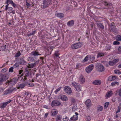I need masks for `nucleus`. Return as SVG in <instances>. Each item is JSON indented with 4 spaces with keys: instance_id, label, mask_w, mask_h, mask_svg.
<instances>
[{
    "instance_id": "1",
    "label": "nucleus",
    "mask_w": 121,
    "mask_h": 121,
    "mask_svg": "<svg viewBox=\"0 0 121 121\" xmlns=\"http://www.w3.org/2000/svg\"><path fill=\"white\" fill-rule=\"evenodd\" d=\"M72 85L73 86L76 90L78 92L82 91V87L78 83L75 82H72Z\"/></svg>"
},
{
    "instance_id": "2",
    "label": "nucleus",
    "mask_w": 121,
    "mask_h": 121,
    "mask_svg": "<svg viewBox=\"0 0 121 121\" xmlns=\"http://www.w3.org/2000/svg\"><path fill=\"white\" fill-rule=\"evenodd\" d=\"M53 2V0H44L43 1V8H45Z\"/></svg>"
},
{
    "instance_id": "3",
    "label": "nucleus",
    "mask_w": 121,
    "mask_h": 121,
    "mask_svg": "<svg viewBox=\"0 0 121 121\" xmlns=\"http://www.w3.org/2000/svg\"><path fill=\"white\" fill-rule=\"evenodd\" d=\"M29 75V72L28 71H26L20 77L18 78L19 79L22 78L21 79L22 80H25L27 79V77H28Z\"/></svg>"
},
{
    "instance_id": "4",
    "label": "nucleus",
    "mask_w": 121,
    "mask_h": 121,
    "mask_svg": "<svg viewBox=\"0 0 121 121\" xmlns=\"http://www.w3.org/2000/svg\"><path fill=\"white\" fill-rule=\"evenodd\" d=\"M8 77L5 75H1L0 77V85L8 79Z\"/></svg>"
},
{
    "instance_id": "5",
    "label": "nucleus",
    "mask_w": 121,
    "mask_h": 121,
    "mask_svg": "<svg viewBox=\"0 0 121 121\" xmlns=\"http://www.w3.org/2000/svg\"><path fill=\"white\" fill-rule=\"evenodd\" d=\"M96 68L100 72L103 71L105 69L104 66L100 64H98L96 65Z\"/></svg>"
},
{
    "instance_id": "6",
    "label": "nucleus",
    "mask_w": 121,
    "mask_h": 121,
    "mask_svg": "<svg viewBox=\"0 0 121 121\" xmlns=\"http://www.w3.org/2000/svg\"><path fill=\"white\" fill-rule=\"evenodd\" d=\"M16 90L17 89L16 88H12L5 91L4 92V93L5 95H7L13 91H16Z\"/></svg>"
},
{
    "instance_id": "7",
    "label": "nucleus",
    "mask_w": 121,
    "mask_h": 121,
    "mask_svg": "<svg viewBox=\"0 0 121 121\" xmlns=\"http://www.w3.org/2000/svg\"><path fill=\"white\" fill-rule=\"evenodd\" d=\"M93 68V65L92 64L90 65L86 68V72L88 73H89L92 71Z\"/></svg>"
},
{
    "instance_id": "8",
    "label": "nucleus",
    "mask_w": 121,
    "mask_h": 121,
    "mask_svg": "<svg viewBox=\"0 0 121 121\" xmlns=\"http://www.w3.org/2000/svg\"><path fill=\"white\" fill-rule=\"evenodd\" d=\"M64 91L65 92L68 94H70L72 92V91L71 88L69 86H65L64 88Z\"/></svg>"
},
{
    "instance_id": "9",
    "label": "nucleus",
    "mask_w": 121,
    "mask_h": 121,
    "mask_svg": "<svg viewBox=\"0 0 121 121\" xmlns=\"http://www.w3.org/2000/svg\"><path fill=\"white\" fill-rule=\"evenodd\" d=\"M17 80L18 79L17 78H14L10 80V81L8 80V82H7V83L9 84H11L12 85H14L16 84Z\"/></svg>"
},
{
    "instance_id": "10",
    "label": "nucleus",
    "mask_w": 121,
    "mask_h": 121,
    "mask_svg": "<svg viewBox=\"0 0 121 121\" xmlns=\"http://www.w3.org/2000/svg\"><path fill=\"white\" fill-rule=\"evenodd\" d=\"M78 115V114L77 112H75V115H73L72 117L70 118L69 120V121H75L77 120Z\"/></svg>"
},
{
    "instance_id": "11",
    "label": "nucleus",
    "mask_w": 121,
    "mask_h": 121,
    "mask_svg": "<svg viewBox=\"0 0 121 121\" xmlns=\"http://www.w3.org/2000/svg\"><path fill=\"white\" fill-rule=\"evenodd\" d=\"M119 61V59H115L112 61H110L109 63V65L111 66H113L115 65L116 63H117Z\"/></svg>"
},
{
    "instance_id": "12",
    "label": "nucleus",
    "mask_w": 121,
    "mask_h": 121,
    "mask_svg": "<svg viewBox=\"0 0 121 121\" xmlns=\"http://www.w3.org/2000/svg\"><path fill=\"white\" fill-rule=\"evenodd\" d=\"M60 103L59 101L56 100H53L51 103V106L53 107L56 106H58L60 105Z\"/></svg>"
},
{
    "instance_id": "13",
    "label": "nucleus",
    "mask_w": 121,
    "mask_h": 121,
    "mask_svg": "<svg viewBox=\"0 0 121 121\" xmlns=\"http://www.w3.org/2000/svg\"><path fill=\"white\" fill-rule=\"evenodd\" d=\"M58 111L56 109H53L51 110V115L52 116L56 115Z\"/></svg>"
},
{
    "instance_id": "14",
    "label": "nucleus",
    "mask_w": 121,
    "mask_h": 121,
    "mask_svg": "<svg viewBox=\"0 0 121 121\" xmlns=\"http://www.w3.org/2000/svg\"><path fill=\"white\" fill-rule=\"evenodd\" d=\"M11 101V100H9L7 101L4 102L2 104V105L1 106V108L5 107L7 105L10 103Z\"/></svg>"
},
{
    "instance_id": "15",
    "label": "nucleus",
    "mask_w": 121,
    "mask_h": 121,
    "mask_svg": "<svg viewBox=\"0 0 121 121\" xmlns=\"http://www.w3.org/2000/svg\"><path fill=\"white\" fill-rule=\"evenodd\" d=\"M92 83L94 85H100L101 83V82L99 80H96L94 81Z\"/></svg>"
},
{
    "instance_id": "16",
    "label": "nucleus",
    "mask_w": 121,
    "mask_h": 121,
    "mask_svg": "<svg viewBox=\"0 0 121 121\" xmlns=\"http://www.w3.org/2000/svg\"><path fill=\"white\" fill-rule=\"evenodd\" d=\"M116 78V77L115 76L112 75L109 76L108 78V80L110 81H111L115 80Z\"/></svg>"
},
{
    "instance_id": "17",
    "label": "nucleus",
    "mask_w": 121,
    "mask_h": 121,
    "mask_svg": "<svg viewBox=\"0 0 121 121\" xmlns=\"http://www.w3.org/2000/svg\"><path fill=\"white\" fill-rule=\"evenodd\" d=\"M60 98L61 100L63 101H66L68 100V97L64 95H62L61 96Z\"/></svg>"
},
{
    "instance_id": "18",
    "label": "nucleus",
    "mask_w": 121,
    "mask_h": 121,
    "mask_svg": "<svg viewBox=\"0 0 121 121\" xmlns=\"http://www.w3.org/2000/svg\"><path fill=\"white\" fill-rule=\"evenodd\" d=\"M91 100L89 99H88L86 101L85 104L86 106L89 107L91 105Z\"/></svg>"
},
{
    "instance_id": "19",
    "label": "nucleus",
    "mask_w": 121,
    "mask_h": 121,
    "mask_svg": "<svg viewBox=\"0 0 121 121\" xmlns=\"http://www.w3.org/2000/svg\"><path fill=\"white\" fill-rule=\"evenodd\" d=\"M79 81L81 84L84 83L85 81V78L83 76H80L79 78Z\"/></svg>"
},
{
    "instance_id": "20",
    "label": "nucleus",
    "mask_w": 121,
    "mask_h": 121,
    "mask_svg": "<svg viewBox=\"0 0 121 121\" xmlns=\"http://www.w3.org/2000/svg\"><path fill=\"white\" fill-rule=\"evenodd\" d=\"M112 93L111 91L108 92L106 94L105 96L106 98L107 99L109 98L112 95Z\"/></svg>"
},
{
    "instance_id": "21",
    "label": "nucleus",
    "mask_w": 121,
    "mask_h": 121,
    "mask_svg": "<svg viewBox=\"0 0 121 121\" xmlns=\"http://www.w3.org/2000/svg\"><path fill=\"white\" fill-rule=\"evenodd\" d=\"M62 119V116L60 115H58L56 118V121H61Z\"/></svg>"
},
{
    "instance_id": "22",
    "label": "nucleus",
    "mask_w": 121,
    "mask_h": 121,
    "mask_svg": "<svg viewBox=\"0 0 121 121\" xmlns=\"http://www.w3.org/2000/svg\"><path fill=\"white\" fill-rule=\"evenodd\" d=\"M56 15L57 17L60 18H63L64 16L63 14L60 13H56Z\"/></svg>"
},
{
    "instance_id": "23",
    "label": "nucleus",
    "mask_w": 121,
    "mask_h": 121,
    "mask_svg": "<svg viewBox=\"0 0 121 121\" xmlns=\"http://www.w3.org/2000/svg\"><path fill=\"white\" fill-rule=\"evenodd\" d=\"M30 54L35 56L40 55L39 54L38 52L36 51H33Z\"/></svg>"
},
{
    "instance_id": "24",
    "label": "nucleus",
    "mask_w": 121,
    "mask_h": 121,
    "mask_svg": "<svg viewBox=\"0 0 121 121\" xmlns=\"http://www.w3.org/2000/svg\"><path fill=\"white\" fill-rule=\"evenodd\" d=\"M74 22L73 20H72L69 22L67 24V25L68 26H73L74 24Z\"/></svg>"
},
{
    "instance_id": "25",
    "label": "nucleus",
    "mask_w": 121,
    "mask_h": 121,
    "mask_svg": "<svg viewBox=\"0 0 121 121\" xmlns=\"http://www.w3.org/2000/svg\"><path fill=\"white\" fill-rule=\"evenodd\" d=\"M104 54L105 53L104 52H99L98 53L97 55V57L98 58L99 57L103 56L104 55Z\"/></svg>"
},
{
    "instance_id": "26",
    "label": "nucleus",
    "mask_w": 121,
    "mask_h": 121,
    "mask_svg": "<svg viewBox=\"0 0 121 121\" xmlns=\"http://www.w3.org/2000/svg\"><path fill=\"white\" fill-rule=\"evenodd\" d=\"M25 86V85L23 84H21L18 85V86H17V88H16L17 89H19L20 88H22L24 87Z\"/></svg>"
},
{
    "instance_id": "27",
    "label": "nucleus",
    "mask_w": 121,
    "mask_h": 121,
    "mask_svg": "<svg viewBox=\"0 0 121 121\" xmlns=\"http://www.w3.org/2000/svg\"><path fill=\"white\" fill-rule=\"evenodd\" d=\"M90 55H87L85 58L84 60H83V62H85L88 60H90Z\"/></svg>"
},
{
    "instance_id": "28",
    "label": "nucleus",
    "mask_w": 121,
    "mask_h": 121,
    "mask_svg": "<svg viewBox=\"0 0 121 121\" xmlns=\"http://www.w3.org/2000/svg\"><path fill=\"white\" fill-rule=\"evenodd\" d=\"M116 39L117 41H121V36L120 35H118L115 38Z\"/></svg>"
},
{
    "instance_id": "29",
    "label": "nucleus",
    "mask_w": 121,
    "mask_h": 121,
    "mask_svg": "<svg viewBox=\"0 0 121 121\" xmlns=\"http://www.w3.org/2000/svg\"><path fill=\"white\" fill-rule=\"evenodd\" d=\"M119 82H112L111 83V85L112 86H114L116 85H119Z\"/></svg>"
},
{
    "instance_id": "30",
    "label": "nucleus",
    "mask_w": 121,
    "mask_h": 121,
    "mask_svg": "<svg viewBox=\"0 0 121 121\" xmlns=\"http://www.w3.org/2000/svg\"><path fill=\"white\" fill-rule=\"evenodd\" d=\"M76 45L77 48H78L81 47L82 45V44L80 43H75Z\"/></svg>"
},
{
    "instance_id": "31",
    "label": "nucleus",
    "mask_w": 121,
    "mask_h": 121,
    "mask_svg": "<svg viewBox=\"0 0 121 121\" xmlns=\"http://www.w3.org/2000/svg\"><path fill=\"white\" fill-rule=\"evenodd\" d=\"M20 62L19 64H25L26 63V62L22 59L20 60Z\"/></svg>"
},
{
    "instance_id": "32",
    "label": "nucleus",
    "mask_w": 121,
    "mask_h": 121,
    "mask_svg": "<svg viewBox=\"0 0 121 121\" xmlns=\"http://www.w3.org/2000/svg\"><path fill=\"white\" fill-rule=\"evenodd\" d=\"M71 48L73 49H77L75 43L72 44L71 45Z\"/></svg>"
},
{
    "instance_id": "33",
    "label": "nucleus",
    "mask_w": 121,
    "mask_h": 121,
    "mask_svg": "<svg viewBox=\"0 0 121 121\" xmlns=\"http://www.w3.org/2000/svg\"><path fill=\"white\" fill-rule=\"evenodd\" d=\"M91 119V118L89 116H86L85 117V120L86 121H90Z\"/></svg>"
},
{
    "instance_id": "34",
    "label": "nucleus",
    "mask_w": 121,
    "mask_h": 121,
    "mask_svg": "<svg viewBox=\"0 0 121 121\" xmlns=\"http://www.w3.org/2000/svg\"><path fill=\"white\" fill-rule=\"evenodd\" d=\"M103 109V107L101 106H99L97 108V110L99 111H101Z\"/></svg>"
},
{
    "instance_id": "35",
    "label": "nucleus",
    "mask_w": 121,
    "mask_h": 121,
    "mask_svg": "<svg viewBox=\"0 0 121 121\" xmlns=\"http://www.w3.org/2000/svg\"><path fill=\"white\" fill-rule=\"evenodd\" d=\"M114 72L115 73L118 74H121V72L119 70H114Z\"/></svg>"
},
{
    "instance_id": "36",
    "label": "nucleus",
    "mask_w": 121,
    "mask_h": 121,
    "mask_svg": "<svg viewBox=\"0 0 121 121\" xmlns=\"http://www.w3.org/2000/svg\"><path fill=\"white\" fill-rule=\"evenodd\" d=\"M118 41H117V40L114 41L113 42V44L115 45L119 44L120 43Z\"/></svg>"
},
{
    "instance_id": "37",
    "label": "nucleus",
    "mask_w": 121,
    "mask_h": 121,
    "mask_svg": "<svg viewBox=\"0 0 121 121\" xmlns=\"http://www.w3.org/2000/svg\"><path fill=\"white\" fill-rule=\"evenodd\" d=\"M109 104V103L108 102H107L105 103L104 105V108L105 109L106 108L108 107Z\"/></svg>"
},
{
    "instance_id": "38",
    "label": "nucleus",
    "mask_w": 121,
    "mask_h": 121,
    "mask_svg": "<svg viewBox=\"0 0 121 121\" xmlns=\"http://www.w3.org/2000/svg\"><path fill=\"white\" fill-rule=\"evenodd\" d=\"M82 66V65L80 63H77V64L76 68L77 69H78L80 68Z\"/></svg>"
},
{
    "instance_id": "39",
    "label": "nucleus",
    "mask_w": 121,
    "mask_h": 121,
    "mask_svg": "<svg viewBox=\"0 0 121 121\" xmlns=\"http://www.w3.org/2000/svg\"><path fill=\"white\" fill-rule=\"evenodd\" d=\"M34 65L33 64H28V67L29 68H32L33 67Z\"/></svg>"
},
{
    "instance_id": "40",
    "label": "nucleus",
    "mask_w": 121,
    "mask_h": 121,
    "mask_svg": "<svg viewBox=\"0 0 121 121\" xmlns=\"http://www.w3.org/2000/svg\"><path fill=\"white\" fill-rule=\"evenodd\" d=\"M61 88V87H59L56 89L54 92L56 94H57V93L60 90Z\"/></svg>"
},
{
    "instance_id": "41",
    "label": "nucleus",
    "mask_w": 121,
    "mask_h": 121,
    "mask_svg": "<svg viewBox=\"0 0 121 121\" xmlns=\"http://www.w3.org/2000/svg\"><path fill=\"white\" fill-rule=\"evenodd\" d=\"M95 59V57L93 56H91L90 58V60L92 61Z\"/></svg>"
},
{
    "instance_id": "42",
    "label": "nucleus",
    "mask_w": 121,
    "mask_h": 121,
    "mask_svg": "<svg viewBox=\"0 0 121 121\" xmlns=\"http://www.w3.org/2000/svg\"><path fill=\"white\" fill-rule=\"evenodd\" d=\"M28 60L30 62H31L34 60L33 58L31 57H29L28 58Z\"/></svg>"
},
{
    "instance_id": "43",
    "label": "nucleus",
    "mask_w": 121,
    "mask_h": 121,
    "mask_svg": "<svg viewBox=\"0 0 121 121\" xmlns=\"http://www.w3.org/2000/svg\"><path fill=\"white\" fill-rule=\"evenodd\" d=\"M98 26L103 29L104 28V26L101 23H99L98 24Z\"/></svg>"
},
{
    "instance_id": "44",
    "label": "nucleus",
    "mask_w": 121,
    "mask_h": 121,
    "mask_svg": "<svg viewBox=\"0 0 121 121\" xmlns=\"http://www.w3.org/2000/svg\"><path fill=\"white\" fill-rule=\"evenodd\" d=\"M26 0V5L27 7V8H29V7H30L31 6V4H29V3H28L27 2V0Z\"/></svg>"
},
{
    "instance_id": "45",
    "label": "nucleus",
    "mask_w": 121,
    "mask_h": 121,
    "mask_svg": "<svg viewBox=\"0 0 121 121\" xmlns=\"http://www.w3.org/2000/svg\"><path fill=\"white\" fill-rule=\"evenodd\" d=\"M118 53H120L121 52V46H120L118 48Z\"/></svg>"
},
{
    "instance_id": "46",
    "label": "nucleus",
    "mask_w": 121,
    "mask_h": 121,
    "mask_svg": "<svg viewBox=\"0 0 121 121\" xmlns=\"http://www.w3.org/2000/svg\"><path fill=\"white\" fill-rule=\"evenodd\" d=\"M106 49L107 50H109L111 48V46L109 45H107L106 46Z\"/></svg>"
},
{
    "instance_id": "47",
    "label": "nucleus",
    "mask_w": 121,
    "mask_h": 121,
    "mask_svg": "<svg viewBox=\"0 0 121 121\" xmlns=\"http://www.w3.org/2000/svg\"><path fill=\"white\" fill-rule=\"evenodd\" d=\"M43 107L44 108H45L47 109H50V108H49L48 106L47 105H44L43 106Z\"/></svg>"
},
{
    "instance_id": "48",
    "label": "nucleus",
    "mask_w": 121,
    "mask_h": 121,
    "mask_svg": "<svg viewBox=\"0 0 121 121\" xmlns=\"http://www.w3.org/2000/svg\"><path fill=\"white\" fill-rule=\"evenodd\" d=\"M55 55L56 56L58 57L59 55V53L58 51H56L55 53Z\"/></svg>"
},
{
    "instance_id": "49",
    "label": "nucleus",
    "mask_w": 121,
    "mask_h": 121,
    "mask_svg": "<svg viewBox=\"0 0 121 121\" xmlns=\"http://www.w3.org/2000/svg\"><path fill=\"white\" fill-rule=\"evenodd\" d=\"M117 92L118 93L120 96L121 97V90H118L117 91Z\"/></svg>"
},
{
    "instance_id": "50",
    "label": "nucleus",
    "mask_w": 121,
    "mask_h": 121,
    "mask_svg": "<svg viewBox=\"0 0 121 121\" xmlns=\"http://www.w3.org/2000/svg\"><path fill=\"white\" fill-rule=\"evenodd\" d=\"M63 121H68L69 120V119L68 117L66 116L65 118L63 119Z\"/></svg>"
},
{
    "instance_id": "51",
    "label": "nucleus",
    "mask_w": 121,
    "mask_h": 121,
    "mask_svg": "<svg viewBox=\"0 0 121 121\" xmlns=\"http://www.w3.org/2000/svg\"><path fill=\"white\" fill-rule=\"evenodd\" d=\"M21 53H20V52H18L15 55V56L16 57H17L20 56Z\"/></svg>"
},
{
    "instance_id": "52",
    "label": "nucleus",
    "mask_w": 121,
    "mask_h": 121,
    "mask_svg": "<svg viewBox=\"0 0 121 121\" xmlns=\"http://www.w3.org/2000/svg\"><path fill=\"white\" fill-rule=\"evenodd\" d=\"M7 70V69L6 68H4L2 69L1 71L3 72H5Z\"/></svg>"
},
{
    "instance_id": "53",
    "label": "nucleus",
    "mask_w": 121,
    "mask_h": 121,
    "mask_svg": "<svg viewBox=\"0 0 121 121\" xmlns=\"http://www.w3.org/2000/svg\"><path fill=\"white\" fill-rule=\"evenodd\" d=\"M13 67H10L9 69V72H12L13 71Z\"/></svg>"
},
{
    "instance_id": "54",
    "label": "nucleus",
    "mask_w": 121,
    "mask_h": 121,
    "mask_svg": "<svg viewBox=\"0 0 121 121\" xmlns=\"http://www.w3.org/2000/svg\"><path fill=\"white\" fill-rule=\"evenodd\" d=\"M18 66V65L16 63L14 65L13 67L14 68H17V67Z\"/></svg>"
},
{
    "instance_id": "55",
    "label": "nucleus",
    "mask_w": 121,
    "mask_h": 121,
    "mask_svg": "<svg viewBox=\"0 0 121 121\" xmlns=\"http://www.w3.org/2000/svg\"><path fill=\"white\" fill-rule=\"evenodd\" d=\"M36 32V31L35 30V31H33L31 33H30V35H34V34Z\"/></svg>"
},
{
    "instance_id": "56",
    "label": "nucleus",
    "mask_w": 121,
    "mask_h": 121,
    "mask_svg": "<svg viewBox=\"0 0 121 121\" xmlns=\"http://www.w3.org/2000/svg\"><path fill=\"white\" fill-rule=\"evenodd\" d=\"M120 111V108L119 107H118V110L116 112V113H117L118 112H119Z\"/></svg>"
},
{
    "instance_id": "57",
    "label": "nucleus",
    "mask_w": 121,
    "mask_h": 121,
    "mask_svg": "<svg viewBox=\"0 0 121 121\" xmlns=\"http://www.w3.org/2000/svg\"><path fill=\"white\" fill-rule=\"evenodd\" d=\"M76 109L77 107L76 106H73L72 108L73 110V111H74Z\"/></svg>"
},
{
    "instance_id": "58",
    "label": "nucleus",
    "mask_w": 121,
    "mask_h": 121,
    "mask_svg": "<svg viewBox=\"0 0 121 121\" xmlns=\"http://www.w3.org/2000/svg\"><path fill=\"white\" fill-rule=\"evenodd\" d=\"M13 9V8L12 7H8V10L10 11L12 10Z\"/></svg>"
},
{
    "instance_id": "59",
    "label": "nucleus",
    "mask_w": 121,
    "mask_h": 121,
    "mask_svg": "<svg viewBox=\"0 0 121 121\" xmlns=\"http://www.w3.org/2000/svg\"><path fill=\"white\" fill-rule=\"evenodd\" d=\"M10 3L12 5L14 3L13 2V1L12 0H9V1Z\"/></svg>"
},
{
    "instance_id": "60",
    "label": "nucleus",
    "mask_w": 121,
    "mask_h": 121,
    "mask_svg": "<svg viewBox=\"0 0 121 121\" xmlns=\"http://www.w3.org/2000/svg\"><path fill=\"white\" fill-rule=\"evenodd\" d=\"M12 5L14 7H16V5L14 3Z\"/></svg>"
},
{
    "instance_id": "61",
    "label": "nucleus",
    "mask_w": 121,
    "mask_h": 121,
    "mask_svg": "<svg viewBox=\"0 0 121 121\" xmlns=\"http://www.w3.org/2000/svg\"><path fill=\"white\" fill-rule=\"evenodd\" d=\"M48 113H47L45 114V117H47L48 114Z\"/></svg>"
},
{
    "instance_id": "62",
    "label": "nucleus",
    "mask_w": 121,
    "mask_h": 121,
    "mask_svg": "<svg viewBox=\"0 0 121 121\" xmlns=\"http://www.w3.org/2000/svg\"><path fill=\"white\" fill-rule=\"evenodd\" d=\"M23 71L22 70H20L19 72V74H21L22 72Z\"/></svg>"
},
{
    "instance_id": "63",
    "label": "nucleus",
    "mask_w": 121,
    "mask_h": 121,
    "mask_svg": "<svg viewBox=\"0 0 121 121\" xmlns=\"http://www.w3.org/2000/svg\"><path fill=\"white\" fill-rule=\"evenodd\" d=\"M11 13H12L13 14H14L15 13V11L14 10H13L12 11V12H11Z\"/></svg>"
},
{
    "instance_id": "64",
    "label": "nucleus",
    "mask_w": 121,
    "mask_h": 121,
    "mask_svg": "<svg viewBox=\"0 0 121 121\" xmlns=\"http://www.w3.org/2000/svg\"><path fill=\"white\" fill-rule=\"evenodd\" d=\"M118 67L120 68H121V64H120L118 66Z\"/></svg>"
}]
</instances>
